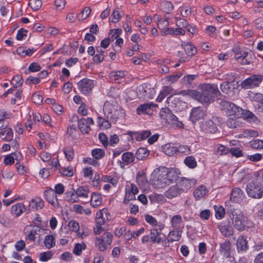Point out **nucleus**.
I'll return each instance as SVG.
<instances>
[{
    "mask_svg": "<svg viewBox=\"0 0 263 263\" xmlns=\"http://www.w3.org/2000/svg\"><path fill=\"white\" fill-rule=\"evenodd\" d=\"M243 57L240 58V62L242 65H247L251 63V60L248 58V53L246 52H243Z\"/></svg>",
    "mask_w": 263,
    "mask_h": 263,
    "instance_id": "60",
    "label": "nucleus"
},
{
    "mask_svg": "<svg viewBox=\"0 0 263 263\" xmlns=\"http://www.w3.org/2000/svg\"><path fill=\"white\" fill-rule=\"evenodd\" d=\"M91 10L90 7L84 8L79 15V19L84 20L86 19L90 14Z\"/></svg>",
    "mask_w": 263,
    "mask_h": 263,
    "instance_id": "47",
    "label": "nucleus"
},
{
    "mask_svg": "<svg viewBox=\"0 0 263 263\" xmlns=\"http://www.w3.org/2000/svg\"><path fill=\"white\" fill-rule=\"evenodd\" d=\"M230 217L233 222L235 228L240 231H242L245 229V225L242 220L243 213L238 209H231Z\"/></svg>",
    "mask_w": 263,
    "mask_h": 263,
    "instance_id": "5",
    "label": "nucleus"
},
{
    "mask_svg": "<svg viewBox=\"0 0 263 263\" xmlns=\"http://www.w3.org/2000/svg\"><path fill=\"white\" fill-rule=\"evenodd\" d=\"M52 256V253L50 251L43 252L40 254V259L42 261H47L49 260Z\"/></svg>",
    "mask_w": 263,
    "mask_h": 263,
    "instance_id": "54",
    "label": "nucleus"
},
{
    "mask_svg": "<svg viewBox=\"0 0 263 263\" xmlns=\"http://www.w3.org/2000/svg\"><path fill=\"white\" fill-rule=\"evenodd\" d=\"M103 111L106 119L115 120L118 119V111L114 106L108 102H106L103 106Z\"/></svg>",
    "mask_w": 263,
    "mask_h": 263,
    "instance_id": "10",
    "label": "nucleus"
},
{
    "mask_svg": "<svg viewBox=\"0 0 263 263\" xmlns=\"http://www.w3.org/2000/svg\"><path fill=\"white\" fill-rule=\"evenodd\" d=\"M239 118H229L226 122V125L231 128H236L240 126V122H239Z\"/></svg>",
    "mask_w": 263,
    "mask_h": 263,
    "instance_id": "36",
    "label": "nucleus"
},
{
    "mask_svg": "<svg viewBox=\"0 0 263 263\" xmlns=\"http://www.w3.org/2000/svg\"><path fill=\"white\" fill-rule=\"evenodd\" d=\"M65 194L67 201L72 203L78 201V196H76V191L73 189H71V191L66 192Z\"/></svg>",
    "mask_w": 263,
    "mask_h": 263,
    "instance_id": "38",
    "label": "nucleus"
},
{
    "mask_svg": "<svg viewBox=\"0 0 263 263\" xmlns=\"http://www.w3.org/2000/svg\"><path fill=\"white\" fill-rule=\"evenodd\" d=\"M122 159L124 163L128 164L135 160V156L132 152H127L122 154Z\"/></svg>",
    "mask_w": 263,
    "mask_h": 263,
    "instance_id": "39",
    "label": "nucleus"
},
{
    "mask_svg": "<svg viewBox=\"0 0 263 263\" xmlns=\"http://www.w3.org/2000/svg\"><path fill=\"white\" fill-rule=\"evenodd\" d=\"M198 89L200 91L190 89L181 90L179 94L189 96L202 104L210 103L214 101L215 97L220 95L217 85L214 84H200Z\"/></svg>",
    "mask_w": 263,
    "mask_h": 263,
    "instance_id": "1",
    "label": "nucleus"
},
{
    "mask_svg": "<svg viewBox=\"0 0 263 263\" xmlns=\"http://www.w3.org/2000/svg\"><path fill=\"white\" fill-rule=\"evenodd\" d=\"M44 198L49 203L54 207L59 205L57 194L54 190L51 188H47L44 191Z\"/></svg>",
    "mask_w": 263,
    "mask_h": 263,
    "instance_id": "11",
    "label": "nucleus"
},
{
    "mask_svg": "<svg viewBox=\"0 0 263 263\" xmlns=\"http://www.w3.org/2000/svg\"><path fill=\"white\" fill-rule=\"evenodd\" d=\"M163 175L165 176L166 179H168L170 184L176 180V175L175 174V172L174 171L166 170L165 174Z\"/></svg>",
    "mask_w": 263,
    "mask_h": 263,
    "instance_id": "51",
    "label": "nucleus"
},
{
    "mask_svg": "<svg viewBox=\"0 0 263 263\" xmlns=\"http://www.w3.org/2000/svg\"><path fill=\"white\" fill-rule=\"evenodd\" d=\"M196 183V180L195 179L183 178L181 180L179 184L181 189L182 192L187 191Z\"/></svg>",
    "mask_w": 263,
    "mask_h": 263,
    "instance_id": "19",
    "label": "nucleus"
},
{
    "mask_svg": "<svg viewBox=\"0 0 263 263\" xmlns=\"http://www.w3.org/2000/svg\"><path fill=\"white\" fill-rule=\"evenodd\" d=\"M89 193L88 187L86 186H82L78 187L76 191L77 196L81 198H85L88 197Z\"/></svg>",
    "mask_w": 263,
    "mask_h": 263,
    "instance_id": "33",
    "label": "nucleus"
},
{
    "mask_svg": "<svg viewBox=\"0 0 263 263\" xmlns=\"http://www.w3.org/2000/svg\"><path fill=\"white\" fill-rule=\"evenodd\" d=\"M41 67L39 64L36 63H32L29 66L28 70L30 72L39 71L41 70Z\"/></svg>",
    "mask_w": 263,
    "mask_h": 263,
    "instance_id": "64",
    "label": "nucleus"
},
{
    "mask_svg": "<svg viewBox=\"0 0 263 263\" xmlns=\"http://www.w3.org/2000/svg\"><path fill=\"white\" fill-rule=\"evenodd\" d=\"M78 126L80 130L83 134H88L90 132L91 128L85 121V119L82 118L78 121Z\"/></svg>",
    "mask_w": 263,
    "mask_h": 263,
    "instance_id": "32",
    "label": "nucleus"
},
{
    "mask_svg": "<svg viewBox=\"0 0 263 263\" xmlns=\"http://www.w3.org/2000/svg\"><path fill=\"white\" fill-rule=\"evenodd\" d=\"M243 115V118L249 122H255L257 120V118L250 111L248 110H243L241 115Z\"/></svg>",
    "mask_w": 263,
    "mask_h": 263,
    "instance_id": "41",
    "label": "nucleus"
},
{
    "mask_svg": "<svg viewBox=\"0 0 263 263\" xmlns=\"http://www.w3.org/2000/svg\"><path fill=\"white\" fill-rule=\"evenodd\" d=\"M156 104H154L152 103H145L144 104H141L138 106L137 108V112L138 115H141V114H149L150 112L152 111V107L156 106Z\"/></svg>",
    "mask_w": 263,
    "mask_h": 263,
    "instance_id": "22",
    "label": "nucleus"
},
{
    "mask_svg": "<svg viewBox=\"0 0 263 263\" xmlns=\"http://www.w3.org/2000/svg\"><path fill=\"white\" fill-rule=\"evenodd\" d=\"M171 225L174 230H181L182 224V219L180 215L173 216L171 220Z\"/></svg>",
    "mask_w": 263,
    "mask_h": 263,
    "instance_id": "25",
    "label": "nucleus"
},
{
    "mask_svg": "<svg viewBox=\"0 0 263 263\" xmlns=\"http://www.w3.org/2000/svg\"><path fill=\"white\" fill-rule=\"evenodd\" d=\"M27 31L26 29L21 28L17 31L16 38L17 40L22 41L24 36L27 35Z\"/></svg>",
    "mask_w": 263,
    "mask_h": 263,
    "instance_id": "63",
    "label": "nucleus"
},
{
    "mask_svg": "<svg viewBox=\"0 0 263 263\" xmlns=\"http://www.w3.org/2000/svg\"><path fill=\"white\" fill-rule=\"evenodd\" d=\"M163 149L165 154L169 156H173L178 154L177 147L174 143H170L165 144L163 146Z\"/></svg>",
    "mask_w": 263,
    "mask_h": 263,
    "instance_id": "23",
    "label": "nucleus"
},
{
    "mask_svg": "<svg viewBox=\"0 0 263 263\" xmlns=\"http://www.w3.org/2000/svg\"><path fill=\"white\" fill-rule=\"evenodd\" d=\"M134 134L137 135L136 139L137 141H142L149 137L151 133L150 130H144L140 133H134Z\"/></svg>",
    "mask_w": 263,
    "mask_h": 263,
    "instance_id": "44",
    "label": "nucleus"
},
{
    "mask_svg": "<svg viewBox=\"0 0 263 263\" xmlns=\"http://www.w3.org/2000/svg\"><path fill=\"white\" fill-rule=\"evenodd\" d=\"M231 249V243L229 240H226L224 242L220 244V251L224 256L227 257L230 255Z\"/></svg>",
    "mask_w": 263,
    "mask_h": 263,
    "instance_id": "28",
    "label": "nucleus"
},
{
    "mask_svg": "<svg viewBox=\"0 0 263 263\" xmlns=\"http://www.w3.org/2000/svg\"><path fill=\"white\" fill-rule=\"evenodd\" d=\"M108 220L107 214L106 213H105L104 214L103 213L100 211L99 212L97 213L96 217V224L98 225H101L102 226H104V224Z\"/></svg>",
    "mask_w": 263,
    "mask_h": 263,
    "instance_id": "29",
    "label": "nucleus"
},
{
    "mask_svg": "<svg viewBox=\"0 0 263 263\" xmlns=\"http://www.w3.org/2000/svg\"><path fill=\"white\" fill-rule=\"evenodd\" d=\"M206 110L201 107H194L192 109L190 120L193 123L202 119L205 115Z\"/></svg>",
    "mask_w": 263,
    "mask_h": 263,
    "instance_id": "12",
    "label": "nucleus"
},
{
    "mask_svg": "<svg viewBox=\"0 0 263 263\" xmlns=\"http://www.w3.org/2000/svg\"><path fill=\"white\" fill-rule=\"evenodd\" d=\"M26 211V208L22 203H17L13 205L11 207V213L16 217L20 216Z\"/></svg>",
    "mask_w": 263,
    "mask_h": 263,
    "instance_id": "26",
    "label": "nucleus"
},
{
    "mask_svg": "<svg viewBox=\"0 0 263 263\" xmlns=\"http://www.w3.org/2000/svg\"><path fill=\"white\" fill-rule=\"evenodd\" d=\"M13 137V133L11 128L7 126L2 130L0 131V138L7 141L12 140Z\"/></svg>",
    "mask_w": 263,
    "mask_h": 263,
    "instance_id": "24",
    "label": "nucleus"
},
{
    "mask_svg": "<svg viewBox=\"0 0 263 263\" xmlns=\"http://www.w3.org/2000/svg\"><path fill=\"white\" fill-rule=\"evenodd\" d=\"M263 80V76L253 74L245 79L241 83V87L244 89H250L259 86Z\"/></svg>",
    "mask_w": 263,
    "mask_h": 263,
    "instance_id": "6",
    "label": "nucleus"
},
{
    "mask_svg": "<svg viewBox=\"0 0 263 263\" xmlns=\"http://www.w3.org/2000/svg\"><path fill=\"white\" fill-rule=\"evenodd\" d=\"M91 154L96 159H100L105 155V152L103 149L95 148L92 150Z\"/></svg>",
    "mask_w": 263,
    "mask_h": 263,
    "instance_id": "45",
    "label": "nucleus"
},
{
    "mask_svg": "<svg viewBox=\"0 0 263 263\" xmlns=\"http://www.w3.org/2000/svg\"><path fill=\"white\" fill-rule=\"evenodd\" d=\"M183 192L179 185L171 186L165 193V196L168 199H172L180 195Z\"/></svg>",
    "mask_w": 263,
    "mask_h": 263,
    "instance_id": "16",
    "label": "nucleus"
},
{
    "mask_svg": "<svg viewBox=\"0 0 263 263\" xmlns=\"http://www.w3.org/2000/svg\"><path fill=\"white\" fill-rule=\"evenodd\" d=\"M243 196V192L240 188L235 187L232 191L230 199L233 202H237L242 200Z\"/></svg>",
    "mask_w": 263,
    "mask_h": 263,
    "instance_id": "21",
    "label": "nucleus"
},
{
    "mask_svg": "<svg viewBox=\"0 0 263 263\" xmlns=\"http://www.w3.org/2000/svg\"><path fill=\"white\" fill-rule=\"evenodd\" d=\"M181 230H174L173 231H171L169 234L170 236L171 237L170 240L171 241L179 240L181 236Z\"/></svg>",
    "mask_w": 263,
    "mask_h": 263,
    "instance_id": "43",
    "label": "nucleus"
},
{
    "mask_svg": "<svg viewBox=\"0 0 263 263\" xmlns=\"http://www.w3.org/2000/svg\"><path fill=\"white\" fill-rule=\"evenodd\" d=\"M173 91V88L170 86H164L159 93V96L156 99L158 102H161L165 97L170 94Z\"/></svg>",
    "mask_w": 263,
    "mask_h": 263,
    "instance_id": "30",
    "label": "nucleus"
},
{
    "mask_svg": "<svg viewBox=\"0 0 263 263\" xmlns=\"http://www.w3.org/2000/svg\"><path fill=\"white\" fill-rule=\"evenodd\" d=\"M42 4L41 0H30L28 4L33 10H37L41 8Z\"/></svg>",
    "mask_w": 263,
    "mask_h": 263,
    "instance_id": "50",
    "label": "nucleus"
},
{
    "mask_svg": "<svg viewBox=\"0 0 263 263\" xmlns=\"http://www.w3.org/2000/svg\"><path fill=\"white\" fill-rule=\"evenodd\" d=\"M112 18H109L110 21L113 23L118 22L120 18L121 17V15L120 14V11L119 10H115L112 14H111Z\"/></svg>",
    "mask_w": 263,
    "mask_h": 263,
    "instance_id": "53",
    "label": "nucleus"
},
{
    "mask_svg": "<svg viewBox=\"0 0 263 263\" xmlns=\"http://www.w3.org/2000/svg\"><path fill=\"white\" fill-rule=\"evenodd\" d=\"M214 209L216 212L215 216L217 219H221L225 214V210L220 206H214Z\"/></svg>",
    "mask_w": 263,
    "mask_h": 263,
    "instance_id": "48",
    "label": "nucleus"
},
{
    "mask_svg": "<svg viewBox=\"0 0 263 263\" xmlns=\"http://www.w3.org/2000/svg\"><path fill=\"white\" fill-rule=\"evenodd\" d=\"M236 248L238 252L246 251L249 248L248 241L243 236H240L236 240Z\"/></svg>",
    "mask_w": 263,
    "mask_h": 263,
    "instance_id": "20",
    "label": "nucleus"
},
{
    "mask_svg": "<svg viewBox=\"0 0 263 263\" xmlns=\"http://www.w3.org/2000/svg\"><path fill=\"white\" fill-rule=\"evenodd\" d=\"M149 155V151L146 148L140 147L137 151L135 157L138 160H143Z\"/></svg>",
    "mask_w": 263,
    "mask_h": 263,
    "instance_id": "35",
    "label": "nucleus"
},
{
    "mask_svg": "<svg viewBox=\"0 0 263 263\" xmlns=\"http://www.w3.org/2000/svg\"><path fill=\"white\" fill-rule=\"evenodd\" d=\"M112 238L113 235L111 233L105 232L102 236L96 238V246L100 251L104 252L111 245Z\"/></svg>",
    "mask_w": 263,
    "mask_h": 263,
    "instance_id": "4",
    "label": "nucleus"
},
{
    "mask_svg": "<svg viewBox=\"0 0 263 263\" xmlns=\"http://www.w3.org/2000/svg\"><path fill=\"white\" fill-rule=\"evenodd\" d=\"M160 116L162 123L164 124H176L177 118L172 112L168 108H163L160 111Z\"/></svg>",
    "mask_w": 263,
    "mask_h": 263,
    "instance_id": "7",
    "label": "nucleus"
},
{
    "mask_svg": "<svg viewBox=\"0 0 263 263\" xmlns=\"http://www.w3.org/2000/svg\"><path fill=\"white\" fill-rule=\"evenodd\" d=\"M220 89L221 91L229 96L234 95L235 87L233 82H224L220 85Z\"/></svg>",
    "mask_w": 263,
    "mask_h": 263,
    "instance_id": "14",
    "label": "nucleus"
},
{
    "mask_svg": "<svg viewBox=\"0 0 263 263\" xmlns=\"http://www.w3.org/2000/svg\"><path fill=\"white\" fill-rule=\"evenodd\" d=\"M136 179L137 183L140 186L144 185L147 183L145 173L142 171L137 173Z\"/></svg>",
    "mask_w": 263,
    "mask_h": 263,
    "instance_id": "40",
    "label": "nucleus"
},
{
    "mask_svg": "<svg viewBox=\"0 0 263 263\" xmlns=\"http://www.w3.org/2000/svg\"><path fill=\"white\" fill-rule=\"evenodd\" d=\"M160 231L161 229L160 228ZM161 232L158 229L153 228L151 229L150 235H144L142 238V242L143 243L148 242L151 241L153 243H159L162 241V238L160 237Z\"/></svg>",
    "mask_w": 263,
    "mask_h": 263,
    "instance_id": "9",
    "label": "nucleus"
},
{
    "mask_svg": "<svg viewBox=\"0 0 263 263\" xmlns=\"http://www.w3.org/2000/svg\"><path fill=\"white\" fill-rule=\"evenodd\" d=\"M86 248V245L83 242L76 243L73 248V253L76 255H80L82 250H85Z\"/></svg>",
    "mask_w": 263,
    "mask_h": 263,
    "instance_id": "46",
    "label": "nucleus"
},
{
    "mask_svg": "<svg viewBox=\"0 0 263 263\" xmlns=\"http://www.w3.org/2000/svg\"><path fill=\"white\" fill-rule=\"evenodd\" d=\"M196 77V75L193 74H189L184 76L182 79L183 84L185 85L191 84Z\"/></svg>",
    "mask_w": 263,
    "mask_h": 263,
    "instance_id": "57",
    "label": "nucleus"
},
{
    "mask_svg": "<svg viewBox=\"0 0 263 263\" xmlns=\"http://www.w3.org/2000/svg\"><path fill=\"white\" fill-rule=\"evenodd\" d=\"M91 205L93 207H97L101 204V196L96 193H93L91 195Z\"/></svg>",
    "mask_w": 263,
    "mask_h": 263,
    "instance_id": "37",
    "label": "nucleus"
},
{
    "mask_svg": "<svg viewBox=\"0 0 263 263\" xmlns=\"http://www.w3.org/2000/svg\"><path fill=\"white\" fill-rule=\"evenodd\" d=\"M41 231V228L38 226H33L32 229L29 231L28 234L26 235V240H29L34 241L36 236L38 237L37 243L40 242V234L39 233Z\"/></svg>",
    "mask_w": 263,
    "mask_h": 263,
    "instance_id": "15",
    "label": "nucleus"
},
{
    "mask_svg": "<svg viewBox=\"0 0 263 263\" xmlns=\"http://www.w3.org/2000/svg\"><path fill=\"white\" fill-rule=\"evenodd\" d=\"M208 191L205 186L201 185L198 187L194 192V196L195 199L198 200L203 198L208 193Z\"/></svg>",
    "mask_w": 263,
    "mask_h": 263,
    "instance_id": "27",
    "label": "nucleus"
},
{
    "mask_svg": "<svg viewBox=\"0 0 263 263\" xmlns=\"http://www.w3.org/2000/svg\"><path fill=\"white\" fill-rule=\"evenodd\" d=\"M32 101L36 104H41L43 101V97L37 93H33L31 97Z\"/></svg>",
    "mask_w": 263,
    "mask_h": 263,
    "instance_id": "59",
    "label": "nucleus"
},
{
    "mask_svg": "<svg viewBox=\"0 0 263 263\" xmlns=\"http://www.w3.org/2000/svg\"><path fill=\"white\" fill-rule=\"evenodd\" d=\"M169 24L168 21L164 18H161L158 21L157 26L160 30H163Z\"/></svg>",
    "mask_w": 263,
    "mask_h": 263,
    "instance_id": "55",
    "label": "nucleus"
},
{
    "mask_svg": "<svg viewBox=\"0 0 263 263\" xmlns=\"http://www.w3.org/2000/svg\"><path fill=\"white\" fill-rule=\"evenodd\" d=\"M63 152L67 160L70 161L73 159L74 157L73 148L71 147H66L64 149Z\"/></svg>",
    "mask_w": 263,
    "mask_h": 263,
    "instance_id": "49",
    "label": "nucleus"
},
{
    "mask_svg": "<svg viewBox=\"0 0 263 263\" xmlns=\"http://www.w3.org/2000/svg\"><path fill=\"white\" fill-rule=\"evenodd\" d=\"M23 82V79L19 76H14L11 81V83L15 85V87L22 86Z\"/></svg>",
    "mask_w": 263,
    "mask_h": 263,
    "instance_id": "56",
    "label": "nucleus"
},
{
    "mask_svg": "<svg viewBox=\"0 0 263 263\" xmlns=\"http://www.w3.org/2000/svg\"><path fill=\"white\" fill-rule=\"evenodd\" d=\"M191 149L188 146L180 145L177 147V153H185L186 154H190Z\"/></svg>",
    "mask_w": 263,
    "mask_h": 263,
    "instance_id": "62",
    "label": "nucleus"
},
{
    "mask_svg": "<svg viewBox=\"0 0 263 263\" xmlns=\"http://www.w3.org/2000/svg\"><path fill=\"white\" fill-rule=\"evenodd\" d=\"M68 227L72 231L77 232L79 229V224L76 221H70L68 223Z\"/></svg>",
    "mask_w": 263,
    "mask_h": 263,
    "instance_id": "61",
    "label": "nucleus"
},
{
    "mask_svg": "<svg viewBox=\"0 0 263 263\" xmlns=\"http://www.w3.org/2000/svg\"><path fill=\"white\" fill-rule=\"evenodd\" d=\"M222 110L229 116H234L239 118L243 112L242 108L229 101H222L220 102Z\"/></svg>",
    "mask_w": 263,
    "mask_h": 263,
    "instance_id": "3",
    "label": "nucleus"
},
{
    "mask_svg": "<svg viewBox=\"0 0 263 263\" xmlns=\"http://www.w3.org/2000/svg\"><path fill=\"white\" fill-rule=\"evenodd\" d=\"M186 165L191 168H194L197 166V162L193 156H187L184 160Z\"/></svg>",
    "mask_w": 263,
    "mask_h": 263,
    "instance_id": "42",
    "label": "nucleus"
},
{
    "mask_svg": "<svg viewBox=\"0 0 263 263\" xmlns=\"http://www.w3.org/2000/svg\"><path fill=\"white\" fill-rule=\"evenodd\" d=\"M248 196L255 199L261 198L263 193V172L257 173L256 179L247 185Z\"/></svg>",
    "mask_w": 263,
    "mask_h": 263,
    "instance_id": "2",
    "label": "nucleus"
},
{
    "mask_svg": "<svg viewBox=\"0 0 263 263\" xmlns=\"http://www.w3.org/2000/svg\"><path fill=\"white\" fill-rule=\"evenodd\" d=\"M155 184L158 188H163L170 184L168 179L163 174L160 175L155 181Z\"/></svg>",
    "mask_w": 263,
    "mask_h": 263,
    "instance_id": "31",
    "label": "nucleus"
},
{
    "mask_svg": "<svg viewBox=\"0 0 263 263\" xmlns=\"http://www.w3.org/2000/svg\"><path fill=\"white\" fill-rule=\"evenodd\" d=\"M201 128L203 131L208 133L214 134L217 130V127L215 124L210 120L203 123L201 125Z\"/></svg>",
    "mask_w": 263,
    "mask_h": 263,
    "instance_id": "18",
    "label": "nucleus"
},
{
    "mask_svg": "<svg viewBox=\"0 0 263 263\" xmlns=\"http://www.w3.org/2000/svg\"><path fill=\"white\" fill-rule=\"evenodd\" d=\"M161 7L165 12L169 13L173 9L174 6L170 2H164L161 4Z\"/></svg>",
    "mask_w": 263,
    "mask_h": 263,
    "instance_id": "52",
    "label": "nucleus"
},
{
    "mask_svg": "<svg viewBox=\"0 0 263 263\" xmlns=\"http://www.w3.org/2000/svg\"><path fill=\"white\" fill-rule=\"evenodd\" d=\"M229 152L232 156L236 157L242 156V152L239 148L232 147L229 149Z\"/></svg>",
    "mask_w": 263,
    "mask_h": 263,
    "instance_id": "58",
    "label": "nucleus"
},
{
    "mask_svg": "<svg viewBox=\"0 0 263 263\" xmlns=\"http://www.w3.org/2000/svg\"><path fill=\"white\" fill-rule=\"evenodd\" d=\"M184 50L186 56L180 57L179 62L189 60V57H192L197 53L196 48L192 44L187 43L184 45Z\"/></svg>",
    "mask_w": 263,
    "mask_h": 263,
    "instance_id": "13",
    "label": "nucleus"
},
{
    "mask_svg": "<svg viewBox=\"0 0 263 263\" xmlns=\"http://www.w3.org/2000/svg\"><path fill=\"white\" fill-rule=\"evenodd\" d=\"M95 85V82L88 78H84L78 83L80 91L84 95L89 93Z\"/></svg>",
    "mask_w": 263,
    "mask_h": 263,
    "instance_id": "8",
    "label": "nucleus"
},
{
    "mask_svg": "<svg viewBox=\"0 0 263 263\" xmlns=\"http://www.w3.org/2000/svg\"><path fill=\"white\" fill-rule=\"evenodd\" d=\"M218 228L224 237H229L233 235V229L229 223L222 222L218 226Z\"/></svg>",
    "mask_w": 263,
    "mask_h": 263,
    "instance_id": "17",
    "label": "nucleus"
},
{
    "mask_svg": "<svg viewBox=\"0 0 263 263\" xmlns=\"http://www.w3.org/2000/svg\"><path fill=\"white\" fill-rule=\"evenodd\" d=\"M44 245L46 248L50 249L55 245V239L52 235H47L44 239Z\"/></svg>",
    "mask_w": 263,
    "mask_h": 263,
    "instance_id": "34",
    "label": "nucleus"
}]
</instances>
